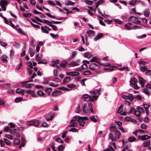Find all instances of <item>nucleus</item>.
<instances>
[{
	"mask_svg": "<svg viewBox=\"0 0 151 151\" xmlns=\"http://www.w3.org/2000/svg\"><path fill=\"white\" fill-rule=\"evenodd\" d=\"M78 119V122L80 123L83 120H88V118L87 117H81L78 116H75L73 117L70 121V124L69 125L70 127H76L77 125L76 122H75Z\"/></svg>",
	"mask_w": 151,
	"mask_h": 151,
	"instance_id": "1",
	"label": "nucleus"
},
{
	"mask_svg": "<svg viewBox=\"0 0 151 151\" xmlns=\"http://www.w3.org/2000/svg\"><path fill=\"white\" fill-rule=\"evenodd\" d=\"M108 65L109 64H108L107 65ZM100 65H104L106 66L107 65L102 63L100 62H97L96 63H93L91 64H90L89 67L90 69L91 70H97L100 68Z\"/></svg>",
	"mask_w": 151,
	"mask_h": 151,
	"instance_id": "2",
	"label": "nucleus"
},
{
	"mask_svg": "<svg viewBox=\"0 0 151 151\" xmlns=\"http://www.w3.org/2000/svg\"><path fill=\"white\" fill-rule=\"evenodd\" d=\"M122 98L125 100L124 101V103L129 106L130 105L131 102H132L134 98L132 94H129L127 96L123 95Z\"/></svg>",
	"mask_w": 151,
	"mask_h": 151,
	"instance_id": "3",
	"label": "nucleus"
},
{
	"mask_svg": "<svg viewBox=\"0 0 151 151\" xmlns=\"http://www.w3.org/2000/svg\"><path fill=\"white\" fill-rule=\"evenodd\" d=\"M83 99L85 101H91L93 102L94 100H96L98 98V96L97 95L89 96L87 94L83 95Z\"/></svg>",
	"mask_w": 151,
	"mask_h": 151,
	"instance_id": "4",
	"label": "nucleus"
},
{
	"mask_svg": "<svg viewBox=\"0 0 151 151\" xmlns=\"http://www.w3.org/2000/svg\"><path fill=\"white\" fill-rule=\"evenodd\" d=\"M129 21L136 24H139L141 22L138 18L134 16H131L129 18Z\"/></svg>",
	"mask_w": 151,
	"mask_h": 151,
	"instance_id": "5",
	"label": "nucleus"
},
{
	"mask_svg": "<svg viewBox=\"0 0 151 151\" xmlns=\"http://www.w3.org/2000/svg\"><path fill=\"white\" fill-rule=\"evenodd\" d=\"M41 29L42 33L47 34L49 33V31L51 30L50 28L46 25L41 27Z\"/></svg>",
	"mask_w": 151,
	"mask_h": 151,
	"instance_id": "6",
	"label": "nucleus"
},
{
	"mask_svg": "<svg viewBox=\"0 0 151 151\" xmlns=\"http://www.w3.org/2000/svg\"><path fill=\"white\" fill-rule=\"evenodd\" d=\"M4 22L6 24L11 26L14 28H15L14 25L12 23V19L11 18L9 19L8 20L7 19V21H5Z\"/></svg>",
	"mask_w": 151,
	"mask_h": 151,
	"instance_id": "7",
	"label": "nucleus"
},
{
	"mask_svg": "<svg viewBox=\"0 0 151 151\" xmlns=\"http://www.w3.org/2000/svg\"><path fill=\"white\" fill-rule=\"evenodd\" d=\"M80 73L77 71H72L67 73V74L70 76H76L79 75Z\"/></svg>",
	"mask_w": 151,
	"mask_h": 151,
	"instance_id": "8",
	"label": "nucleus"
},
{
	"mask_svg": "<svg viewBox=\"0 0 151 151\" xmlns=\"http://www.w3.org/2000/svg\"><path fill=\"white\" fill-rule=\"evenodd\" d=\"M83 64L82 65V68L83 69H86L87 68V64H89L90 62L89 61L84 60L83 61Z\"/></svg>",
	"mask_w": 151,
	"mask_h": 151,
	"instance_id": "9",
	"label": "nucleus"
},
{
	"mask_svg": "<svg viewBox=\"0 0 151 151\" xmlns=\"http://www.w3.org/2000/svg\"><path fill=\"white\" fill-rule=\"evenodd\" d=\"M63 92L59 90H56L53 91L52 93V95L54 96H58L62 94Z\"/></svg>",
	"mask_w": 151,
	"mask_h": 151,
	"instance_id": "10",
	"label": "nucleus"
},
{
	"mask_svg": "<svg viewBox=\"0 0 151 151\" xmlns=\"http://www.w3.org/2000/svg\"><path fill=\"white\" fill-rule=\"evenodd\" d=\"M86 33L89 37H92L95 35V31L91 30H89L87 31Z\"/></svg>",
	"mask_w": 151,
	"mask_h": 151,
	"instance_id": "11",
	"label": "nucleus"
},
{
	"mask_svg": "<svg viewBox=\"0 0 151 151\" xmlns=\"http://www.w3.org/2000/svg\"><path fill=\"white\" fill-rule=\"evenodd\" d=\"M138 80L139 81L142 87H143L145 84V80H144L141 76H139L138 77Z\"/></svg>",
	"mask_w": 151,
	"mask_h": 151,
	"instance_id": "12",
	"label": "nucleus"
},
{
	"mask_svg": "<svg viewBox=\"0 0 151 151\" xmlns=\"http://www.w3.org/2000/svg\"><path fill=\"white\" fill-rule=\"evenodd\" d=\"M101 91V88H99L98 89L95 90L93 91H91V93H92L93 95H97L99 96V93Z\"/></svg>",
	"mask_w": 151,
	"mask_h": 151,
	"instance_id": "13",
	"label": "nucleus"
},
{
	"mask_svg": "<svg viewBox=\"0 0 151 151\" xmlns=\"http://www.w3.org/2000/svg\"><path fill=\"white\" fill-rule=\"evenodd\" d=\"M103 36V34L102 33L99 34L93 38V40L94 41H96L98 40L101 38Z\"/></svg>",
	"mask_w": 151,
	"mask_h": 151,
	"instance_id": "14",
	"label": "nucleus"
},
{
	"mask_svg": "<svg viewBox=\"0 0 151 151\" xmlns=\"http://www.w3.org/2000/svg\"><path fill=\"white\" fill-rule=\"evenodd\" d=\"M80 62V60L78 59L76 61H72L71 63V64L73 66H77L79 65Z\"/></svg>",
	"mask_w": 151,
	"mask_h": 151,
	"instance_id": "15",
	"label": "nucleus"
},
{
	"mask_svg": "<svg viewBox=\"0 0 151 151\" xmlns=\"http://www.w3.org/2000/svg\"><path fill=\"white\" fill-rule=\"evenodd\" d=\"M139 138L143 140L149 139L150 138V137L147 134H145L142 136H139Z\"/></svg>",
	"mask_w": 151,
	"mask_h": 151,
	"instance_id": "16",
	"label": "nucleus"
},
{
	"mask_svg": "<svg viewBox=\"0 0 151 151\" xmlns=\"http://www.w3.org/2000/svg\"><path fill=\"white\" fill-rule=\"evenodd\" d=\"M32 120L33 126L35 127H37L40 124V122L38 120L36 119H34Z\"/></svg>",
	"mask_w": 151,
	"mask_h": 151,
	"instance_id": "17",
	"label": "nucleus"
},
{
	"mask_svg": "<svg viewBox=\"0 0 151 151\" xmlns=\"http://www.w3.org/2000/svg\"><path fill=\"white\" fill-rule=\"evenodd\" d=\"M26 91L27 93L30 94L32 96L35 97H37L36 94L33 91L29 90H27Z\"/></svg>",
	"mask_w": 151,
	"mask_h": 151,
	"instance_id": "18",
	"label": "nucleus"
},
{
	"mask_svg": "<svg viewBox=\"0 0 151 151\" xmlns=\"http://www.w3.org/2000/svg\"><path fill=\"white\" fill-rule=\"evenodd\" d=\"M137 80L135 78H133L130 81V85H135L137 83Z\"/></svg>",
	"mask_w": 151,
	"mask_h": 151,
	"instance_id": "19",
	"label": "nucleus"
},
{
	"mask_svg": "<svg viewBox=\"0 0 151 151\" xmlns=\"http://www.w3.org/2000/svg\"><path fill=\"white\" fill-rule=\"evenodd\" d=\"M1 58L2 61L3 63H5L7 61L8 57L5 55H3Z\"/></svg>",
	"mask_w": 151,
	"mask_h": 151,
	"instance_id": "20",
	"label": "nucleus"
},
{
	"mask_svg": "<svg viewBox=\"0 0 151 151\" xmlns=\"http://www.w3.org/2000/svg\"><path fill=\"white\" fill-rule=\"evenodd\" d=\"M25 145V139L23 137L22 139L21 144L19 146V148H21L22 147H24Z\"/></svg>",
	"mask_w": 151,
	"mask_h": 151,
	"instance_id": "21",
	"label": "nucleus"
},
{
	"mask_svg": "<svg viewBox=\"0 0 151 151\" xmlns=\"http://www.w3.org/2000/svg\"><path fill=\"white\" fill-rule=\"evenodd\" d=\"M92 56L91 54L88 52H86L84 54V56L85 57L88 59L90 58Z\"/></svg>",
	"mask_w": 151,
	"mask_h": 151,
	"instance_id": "22",
	"label": "nucleus"
},
{
	"mask_svg": "<svg viewBox=\"0 0 151 151\" xmlns=\"http://www.w3.org/2000/svg\"><path fill=\"white\" fill-rule=\"evenodd\" d=\"M29 53L31 57H32L35 54V52L33 49L32 48H30L29 50Z\"/></svg>",
	"mask_w": 151,
	"mask_h": 151,
	"instance_id": "23",
	"label": "nucleus"
},
{
	"mask_svg": "<svg viewBox=\"0 0 151 151\" xmlns=\"http://www.w3.org/2000/svg\"><path fill=\"white\" fill-rule=\"evenodd\" d=\"M43 23L47 24L49 26L51 27L53 25L52 22H50L47 20H45L43 22Z\"/></svg>",
	"mask_w": 151,
	"mask_h": 151,
	"instance_id": "24",
	"label": "nucleus"
},
{
	"mask_svg": "<svg viewBox=\"0 0 151 151\" xmlns=\"http://www.w3.org/2000/svg\"><path fill=\"white\" fill-rule=\"evenodd\" d=\"M25 92V90L23 89L18 88L17 89L16 93H17L24 94Z\"/></svg>",
	"mask_w": 151,
	"mask_h": 151,
	"instance_id": "25",
	"label": "nucleus"
},
{
	"mask_svg": "<svg viewBox=\"0 0 151 151\" xmlns=\"http://www.w3.org/2000/svg\"><path fill=\"white\" fill-rule=\"evenodd\" d=\"M82 110L84 112L86 113L88 112V109L86 107V104H84L83 106Z\"/></svg>",
	"mask_w": 151,
	"mask_h": 151,
	"instance_id": "26",
	"label": "nucleus"
},
{
	"mask_svg": "<svg viewBox=\"0 0 151 151\" xmlns=\"http://www.w3.org/2000/svg\"><path fill=\"white\" fill-rule=\"evenodd\" d=\"M150 14V9H147L145 10L144 11V15L146 17H148Z\"/></svg>",
	"mask_w": 151,
	"mask_h": 151,
	"instance_id": "27",
	"label": "nucleus"
},
{
	"mask_svg": "<svg viewBox=\"0 0 151 151\" xmlns=\"http://www.w3.org/2000/svg\"><path fill=\"white\" fill-rule=\"evenodd\" d=\"M0 6H6L7 5V3L6 0H1L0 1Z\"/></svg>",
	"mask_w": 151,
	"mask_h": 151,
	"instance_id": "28",
	"label": "nucleus"
},
{
	"mask_svg": "<svg viewBox=\"0 0 151 151\" xmlns=\"http://www.w3.org/2000/svg\"><path fill=\"white\" fill-rule=\"evenodd\" d=\"M71 80V78L69 77H66L63 81L64 83H67L69 82Z\"/></svg>",
	"mask_w": 151,
	"mask_h": 151,
	"instance_id": "29",
	"label": "nucleus"
},
{
	"mask_svg": "<svg viewBox=\"0 0 151 151\" xmlns=\"http://www.w3.org/2000/svg\"><path fill=\"white\" fill-rule=\"evenodd\" d=\"M150 145V141L149 140L145 141L144 143V146L146 147Z\"/></svg>",
	"mask_w": 151,
	"mask_h": 151,
	"instance_id": "30",
	"label": "nucleus"
},
{
	"mask_svg": "<svg viewBox=\"0 0 151 151\" xmlns=\"http://www.w3.org/2000/svg\"><path fill=\"white\" fill-rule=\"evenodd\" d=\"M84 2L87 4L89 5H91L93 3V1L89 0H85Z\"/></svg>",
	"mask_w": 151,
	"mask_h": 151,
	"instance_id": "31",
	"label": "nucleus"
},
{
	"mask_svg": "<svg viewBox=\"0 0 151 151\" xmlns=\"http://www.w3.org/2000/svg\"><path fill=\"white\" fill-rule=\"evenodd\" d=\"M20 140L17 138H15L14 140V143L15 145H19L20 144Z\"/></svg>",
	"mask_w": 151,
	"mask_h": 151,
	"instance_id": "32",
	"label": "nucleus"
},
{
	"mask_svg": "<svg viewBox=\"0 0 151 151\" xmlns=\"http://www.w3.org/2000/svg\"><path fill=\"white\" fill-rule=\"evenodd\" d=\"M97 58L96 57H93L91 60L90 62H94V63H96L97 62H100L99 61H97Z\"/></svg>",
	"mask_w": 151,
	"mask_h": 151,
	"instance_id": "33",
	"label": "nucleus"
},
{
	"mask_svg": "<svg viewBox=\"0 0 151 151\" xmlns=\"http://www.w3.org/2000/svg\"><path fill=\"white\" fill-rule=\"evenodd\" d=\"M52 89L51 88H47L45 89V91L49 94H50L52 92Z\"/></svg>",
	"mask_w": 151,
	"mask_h": 151,
	"instance_id": "34",
	"label": "nucleus"
},
{
	"mask_svg": "<svg viewBox=\"0 0 151 151\" xmlns=\"http://www.w3.org/2000/svg\"><path fill=\"white\" fill-rule=\"evenodd\" d=\"M137 2V0H132L129 2V3L130 5L134 6Z\"/></svg>",
	"mask_w": 151,
	"mask_h": 151,
	"instance_id": "35",
	"label": "nucleus"
},
{
	"mask_svg": "<svg viewBox=\"0 0 151 151\" xmlns=\"http://www.w3.org/2000/svg\"><path fill=\"white\" fill-rule=\"evenodd\" d=\"M124 27L127 30H130L133 29V27L130 26L129 24H125Z\"/></svg>",
	"mask_w": 151,
	"mask_h": 151,
	"instance_id": "36",
	"label": "nucleus"
},
{
	"mask_svg": "<svg viewBox=\"0 0 151 151\" xmlns=\"http://www.w3.org/2000/svg\"><path fill=\"white\" fill-rule=\"evenodd\" d=\"M67 63L66 62H63L60 64V66L62 68H66Z\"/></svg>",
	"mask_w": 151,
	"mask_h": 151,
	"instance_id": "37",
	"label": "nucleus"
},
{
	"mask_svg": "<svg viewBox=\"0 0 151 151\" xmlns=\"http://www.w3.org/2000/svg\"><path fill=\"white\" fill-rule=\"evenodd\" d=\"M28 83L27 81H24V82H20V83L21 86L23 87H25V86H26V87L27 86V83Z\"/></svg>",
	"mask_w": 151,
	"mask_h": 151,
	"instance_id": "38",
	"label": "nucleus"
},
{
	"mask_svg": "<svg viewBox=\"0 0 151 151\" xmlns=\"http://www.w3.org/2000/svg\"><path fill=\"white\" fill-rule=\"evenodd\" d=\"M75 4V3L70 1H68L66 3V5L67 6H73Z\"/></svg>",
	"mask_w": 151,
	"mask_h": 151,
	"instance_id": "39",
	"label": "nucleus"
},
{
	"mask_svg": "<svg viewBox=\"0 0 151 151\" xmlns=\"http://www.w3.org/2000/svg\"><path fill=\"white\" fill-rule=\"evenodd\" d=\"M136 139V138L133 137H129L128 138V140L130 142H133L135 141Z\"/></svg>",
	"mask_w": 151,
	"mask_h": 151,
	"instance_id": "40",
	"label": "nucleus"
},
{
	"mask_svg": "<svg viewBox=\"0 0 151 151\" xmlns=\"http://www.w3.org/2000/svg\"><path fill=\"white\" fill-rule=\"evenodd\" d=\"M121 18L125 21H127L129 20L128 17L127 15H123L122 16Z\"/></svg>",
	"mask_w": 151,
	"mask_h": 151,
	"instance_id": "41",
	"label": "nucleus"
},
{
	"mask_svg": "<svg viewBox=\"0 0 151 151\" xmlns=\"http://www.w3.org/2000/svg\"><path fill=\"white\" fill-rule=\"evenodd\" d=\"M143 91L147 95H149L150 94V91L148 89L144 88L143 90Z\"/></svg>",
	"mask_w": 151,
	"mask_h": 151,
	"instance_id": "42",
	"label": "nucleus"
},
{
	"mask_svg": "<svg viewBox=\"0 0 151 151\" xmlns=\"http://www.w3.org/2000/svg\"><path fill=\"white\" fill-rule=\"evenodd\" d=\"M147 66H144L141 67L140 68V70L142 72H145L146 71H147Z\"/></svg>",
	"mask_w": 151,
	"mask_h": 151,
	"instance_id": "43",
	"label": "nucleus"
},
{
	"mask_svg": "<svg viewBox=\"0 0 151 151\" xmlns=\"http://www.w3.org/2000/svg\"><path fill=\"white\" fill-rule=\"evenodd\" d=\"M67 86L70 88H73L76 87V86L73 83H71L67 85Z\"/></svg>",
	"mask_w": 151,
	"mask_h": 151,
	"instance_id": "44",
	"label": "nucleus"
},
{
	"mask_svg": "<svg viewBox=\"0 0 151 151\" xmlns=\"http://www.w3.org/2000/svg\"><path fill=\"white\" fill-rule=\"evenodd\" d=\"M134 114L137 117H139L140 116V112L138 110V111H134Z\"/></svg>",
	"mask_w": 151,
	"mask_h": 151,
	"instance_id": "45",
	"label": "nucleus"
},
{
	"mask_svg": "<svg viewBox=\"0 0 151 151\" xmlns=\"http://www.w3.org/2000/svg\"><path fill=\"white\" fill-rule=\"evenodd\" d=\"M65 147L62 145H60L58 147V149L59 151H63Z\"/></svg>",
	"mask_w": 151,
	"mask_h": 151,
	"instance_id": "46",
	"label": "nucleus"
},
{
	"mask_svg": "<svg viewBox=\"0 0 151 151\" xmlns=\"http://www.w3.org/2000/svg\"><path fill=\"white\" fill-rule=\"evenodd\" d=\"M30 44L32 47H35L36 45L35 40L32 39L31 41Z\"/></svg>",
	"mask_w": 151,
	"mask_h": 151,
	"instance_id": "47",
	"label": "nucleus"
},
{
	"mask_svg": "<svg viewBox=\"0 0 151 151\" xmlns=\"http://www.w3.org/2000/svg\"><path fill=\"white\" fill-rule=\"evenodd\" d=\"M22 99V98L21 97H17L15 99L14 101L16 103L19 102L21 101Z\"/></svg>",
	"mask_w": 151,
	"mask_h": 151,
	"instance_id": "48",
	"label": "nucleus"
},
{
	"mask_svg": "<svg viewBox=\"0 0 151 151\" xmlns=\"http://www.w3.org/2000/svg\"><path fill=\"white\" fill-rule=\"evenodd\" d=\"M27 64L29 66L30 68L32 69L33 68L32 63V62L30 61H28L27 62Z\"/></svg>",
	"mask_w": 151,
	"mask_h": 151,
	"instance_id": "49",
	"label": "nucleus"
},
{
	"mask_svg": "<svg viewBox=\"0 0 151 151\" xmlns=\"http://www.w3.org/2000/svg\"><path fill=\"white\" fill-rule=\"evenodd\" d=\"M90 119H91V120L94 122H97V119H96L95 118L94 115H93L92 116H91L90 117Z\"/></svg>",
	"mask_w": 151,
	"mask_h": 151,
	"instance_id": "50",
	"label": "nucleus"
},
{
	"mask_svg": "<svg viewBox=\"0 0 151 151\" xmlns=\"http://www.w3.org/2000/svg\"><path fill=\"white\" fill-rule=\"evenodd\" d=\"M50 35L53 38L56 39L59 36V35L58 34H54L53 33H51L50 34Z\"/></svg>",
	"mask_w": 151,
	"mask_h": 151,
	"instance_id": "51",
	"label": "nucleus"
},
{
	"mask_svg": "<svg viewBox=\"0 0 151 151\" xmlns=\"http://www.w3.org/2000/svg\"><path fill=\"white\" fill-rule=\"evenodd\" d=\"M4 141L6 144L7 145H9L12 143L11 142L10 140L6 139H4Z\"/></svg>",
	"mask_w": 151,
	"mask_h": 151,
	"instance_id": "52",
	"label": "nucleus"
},
{
	"mask_svg": "<svg viewBox=\"0 0 151 151\" xmlns=\"http://www.w3.org/2000/svg\"><path fill=\"white\" fill-rule=\"evenodd\" d=\"M11 86V84L9 83H4L2 87L4 88H9Z\"/></svg>",
	"mask_w": 151,
	"mask_h": 151,
	"instance_id": "53",
	"label": "nucleus"
},
{
	"mask_svg": "<svg viewBox=\"0 0 151 151\" xmlns=\"http://www.w3.org/2000/svg\"><path fill=\"white\" fill-rule=\"evenodd\" d=\"M119 70L120 71H123V70H127L128 71L129 70L128 68L127 67H125L120 68L119 69Z\"/></svg>",
	"mask_w": 151,
	"mask_h": 151,
	"instance_id": "54",
	"label": "nucleus"
},
{
	"mask_svg": "<svg viewBox=\"0 0 151 151\" xmlns=\"http://www.w3.org/2000/svg\"><path fill=\"white\" fill-rule=\"evenodd\" d=\"M86 80H87L86 79L84 78L80 81V83L81 84L82 86H85V82Z\"/></svg>",
	"mask_w": 151,
	"mask_h": 151,
	"instance_id": "55",
	"label": "nucleus"
},
{
	"mask_svg": "<svg viewBox=\"0 0 151 151\" xmlns=\"http://www.w3.org/2000/svg\"><path fill=\"white\" fill-rule=\"evenodd\" d=\"M110 129L111 131L115 132L117 130V128L115 126H111L110 127Z\"/></svg>",
	"mask_w": 151,
	"mask_h": 151,
	"instance_id": "56",
	"label": "nucleus"
},
{
	"mask_svg": "<svg viewBox=\"0 0 151 151\" xmlns=\"http://www.w3.org/2000/svg\"><path fill=\"white\" fill-rule=\"evenodd\" d=\"M123 111V107L122 105H121L119 107L117 111L118 113H120Z\"/></svg>",
	"mask_w": 151,
	"mask_h": 151,
	"instance_id": "57",
	"label": "nucleus"
},
{
	"mask_svg": "<svg viewBox=\"0 0 151 151\" xmlns=\"http://www.w3.org/2000/svg\"><path fill=\"white\" fill-rule=\"evenodd\" d=\"M91 72L89 71V70H86V71H85L83 73V74L84 75L87 76V75H88L90 74H91Z\"/></svg>",
	"mask_w": 151,
	"mask_h": 151,
	"instance_id": "58",
	"label": "nucleus"
},
{
	"mask_svg": "<svg viewBox=\"0 0 151 151\" xmlns=\"http://www.w3.org/2000/svg\"><path fill=\"white\" fill-rule=\"evenodd\" d=\"M55 141L56 142L60 143H63L64 142L63 141L60 137L56 139Z\"/></svg>",
	"mask_w": 151,
	"mask_h": 151,
	"instance_id": "59",
	"label": "nucleus"
},
{
	"mask_svg": "<svg viewBox=\"0 0 151 151\" xmlns=\"http://www.w3.org/2000/svg\"><path fill=\"white\" fill-rule=\"evenodd\" d=\"M58 71L56 69H54L53 70V74L55 76H56L58 75Z\"/></svg>",
	"mask_w": 151,
	"mask_h": 151,
	"instance_id": "60",
	"label": "nucleus"
},
{
	"mask_svg": "<svg viewBox=\"0 0 151 151\" xmlns=\"http://www.w3.org/2000/svg\"><path fill=\"white\" fill-rule=\"evenodd\" d=\"M115 132V134L117 136L118 138L119 137L120 135H121V133L120 132L117 130H116Z\"/></svg>",
	"mask_w": 151,
	"mask_h": 151,
	"instance_id": "61",
	"label": "nucleus"
},
{
	"mask_svg": "<svg viewBox=\"0 0 151 151\" xmlns=\"http://www.w3.org/2000/svg\"><path fill=\"white\" fill-rule=\"evenodd\" d=\"M5 136L10 139L12 140L13 139V137L11 135L6 134H5Z\"/></svg>",
	"mask_w": 151,
	"mask_h": 151,
	"instance_id": "62",
	"label": "nucleus"
},
{
	"mask_svg": "<svg viewBox=\"0 0 151 151\" xmlns=\"http://www.w3.org/2000/svg\"><path fill=\"white\" fill-rule=\"evenodd\" d=\"M37 93V95L39 96H42L45 95V93L43 92L42 91H38Z\"/></svg>",
	"mask_w": 151,
	"mask_h": 151,
	"instance_id": "63",
	"label": "nucleus"
},
{
	"mask_svg": "<svg viewBox=\"0 0 151 151\" xmlns=\"http://www.w3.org/2000/svg\"><path fill=\"white\" fill-rule=\"evenodd\" d=\"M146 75L151 76V70H147L146 72Z\"/></svg>",
	"mask_w": 151,
	"mask_h": 151,
	"instance_id": "64",
	"label": "nucleus"
}]
</instances>
